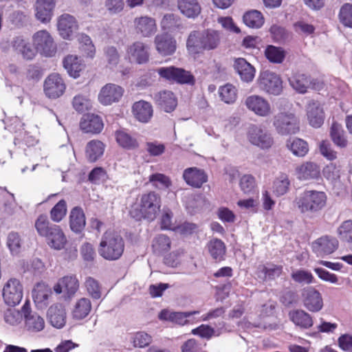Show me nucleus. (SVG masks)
Here are the masks:
<instances>
[{"label":"nucleus","mask_w":352,"mask_h":352,"mask_svg":"<svg viewBox=\"0 0 352 352\" xmlns=\"http://www.w3.org/2000/svg\"><path fill=\"white\" fill-rule=\"evenodd\" d=\"M38 234L45 239L47 245L52 249L60 250L67 242L66 236L60 226L50 221L45 214H41L35 221Z\"/></svg>","instance_id":"1"},{"label":"nucleus","mask_w":352,"mask_h":352,"mask_svg":"<svg viewBox=\"0 0 352 352\" xmlns=\"http://www.w3.org/2000/svg\"><path fill=\"white\" fill-rule=\"evenodd\" d=\"M162 206L161 196L155 191L140 195L138 204L131 209V216L138 221L145 219L153 221L158 215Z\"/></svg>","instance_id":"2"},{"label":"nucleus","mask_w":352,"mask_h":352,"mask_svg":"<svg viewBox=\"0 0 352 352\" xmlns=\"http://www.w3.org/2000/svg\"><path fill=\"white\" fill-rule=\"evenodd\" d=\"M327 197L324 192L305 190L294 201V206L299 212L307 216H312L320 212L327 204Z\"/></svg>","instance_id":"3"},{"label":"nucleus","mask_w":352,"mask_h":352,"mask_svg":"<svg viewBox=\"0 0 352 352\" xmlns=\"http://www.w3.org/2000/svg\"><path fill=\"white\" fill-rule=\"evenodd\" d=\"M124 250V241L120 234L106 232L102 235L98 247V253L102 258L108 261L118 260Z\"/></svg>","instance_id":"4"},{"label":"nucleus","mask_w":352,"mask_h":352,"mask_svg":"<svg viewBox=\"0 0 352 352\" xmlns=\"http://www.w3.org/2000/svg\"><path fill=\"white\" fill-rule=\"evenodd\" d=\"M273 125L276 131L281 135L295 134L299 131V122L292 113L280 112L274 117Z\"/></svg>","instance_id":"5"},{"label":"nucleus","mask_w":352,"mask_h":352,"mask_svg":"<svg viewBox=\"0 0 352 352\" xmlns=\"http://www.w3.org/2000/svg\"><path fill=\"white\" fill-rule=\"evenodd\" d=\"M155 72L158 74L160 78L166 81L178 84L193 85L195 83L194 76L190 72L182 68L174 66L161 67L156 69Z\"/></svg>","instance_id":"6"},{"label":"nucleus","mask_w":352,"mask_h":352,"mask_svg":"<svg viewBox=\"0 0 352 352\" xmlns=\"http://www.w3.org/2000/svg\"><path fill=\"white\" fill-rule=\"evenodd\" d=\"M32 44L36 51L46 57L54 56L56 52V45L47 30H39L32 36Z\"/></svg>","instance_id":"7"},{"label":"nucleus","mask_w":352,"mask_h":352,"mask_svg":"<svg viewBox=\"0 0 352 352\" xmlns=\"http://www.w3.org/2000/svg\"><path fill=\"white\" fill-rule=\"evenodd\" d=\"M257 84L260 89L274 96L280 94L283 91V81L280 77L269 70L260 73Z\"/></svg>","instance_id":"8"},{"label":"nucleus","mask_w":352,"mask_h":352,"mask_svg":"<svg viewBox=\"0 0 352 352\" xmlns=\"http://www.w3.org/2000/svg\"><path fill=\"white\" fill-rule=\"evenodd\" d=\"M248 141L261 149H269L274 144L272 135L261 126L252 124L247 132Z\"/></svg>","instance_id":"9"},{"label":"nucleus","mask_w":352,"mask_h":352,"mask_svg":"<svg viewBox=\"0 0 352 352\" xmlns=\"http://www.w3.org/2000/svg\"><path fill=\"white\" fill-rule=\"evenodd\" d=\"M244 104L249 111L257 116L267 118L272 113V108L270 102L261 96H249L245 98Z\"/></svg>","instance_id":"10"},{"label":"nucleus","mask_w":352,"mask_h":352,"mask_svg":"<svg viewBox=\"0 0 352 352\" xmlns=\"http://www.w3.org/2000/svg\"><path fill=\"white\" fill-rule=\"evenodd\" d=\"M3 298L6 304L10 306L18 305L23 298V286L16 278H10L3 289Z\"/></svg>","instance_id":"11"},{"label":"nucleus","mask_w":352,"mask_h":352,"mask_svg":"<svg viewBox=\"0 0 352 352\" xmlns=\"http://www.w3.org/2000/svg\"><path fill=\"white\" fill-rule=\"evenodd\" d=\"M289 82L293 89L300 94L306 93L309 88L320 90L322 87V83L320 81L304 74H294L289 78Z\"/></svg>","instance_id":"12"},{"label":"nucleus","mask_w":352,"mask_h":352,"mask_svg":"<svg viewBox=\"0 0 352 352\" xmlns=\"http://www.w3.org/2000/svg\"><path fill=\"white\" fill-rule=\"evenodd\" d=\"M25 327L31 333L40 332L45 328V320L39 314L32 312L30 304L26 302L22 307Z\"/></svg>","instance_id":"13"},{"label":"nucleus","mask_w":352,"mask_h":352,"mask_svg":"<svg viewBox=\"0 0 352 352\" xmlns=\"http://www.w3.org/2000/svg\"><path fill=\"white\" fill-rule=\"evenodd\" d=\"M124 94V89L118 85L108 83L103 86L98 94V100L103 105L118 102Z\"/></svg>","instance_id":"14"},{"label":"nucleus","mask_w":352,"mask_h":352,"mask_svg":"<svg viewBox=\"0 0 352 352\" xmlns=\"http://www.w3.org/2000/svg\"><path fill=\"white\" fill-rule=\"evenodd\" d=\"M65 85L58 74H50L45 80L44 91L50 98H57L63 94Z\"/></svg>","instance_id":"15"},{"label":"nucleus","mask_w":352,"mask_h":352,"mask_svg":"<svg viewBox=\"0 0 352 352\" xmlns=\"http://www.w3.org/2000/svg\"><path fill=\"white\" fill-rule=\"evenodd\" d=\"M57 27L59 34L64 39H71L78 29L76 19L69 14H63L58 17Z\"/></svg>","instance_id":"16"},{"label":"nucleus","mask_w":352,"mask_h":352,"mask_svg":"<svg viewBox=\"0 0 352 352\" xmlns=\"http://www.w3.org/2000/svg\"><path fill=\"white\" fill-rule=\"evenodd\" d=\"M338 244L336 238L324 236L314 241L311 247L318 256H324L334 252L338 249Z\"/></svg>","instance_id":"17"},{"label":"nucleus","mask_w":352,"mask_h":352,"mask_svg":"<svg viewBox=\"0 0 352 352\" xmlns=\"http://www.w3.org/2000/svg\"><path fill=\"white\" fill-rule=\"evenodd\" d=\"M154 44L157 52L163 56L173 54L177 49L176 40L168 33L156 35Z\"/></svg>","instance_id":"18"},{"label":"nucleus","mask_w":352,"mask_h":352,"mask_svg":"<svg viewBox=\"0 0 352 352\" xmlns=\"http://www.w3.org/2000/svg\"><path fill=\"white\" fill-rule=\"evenodd\" d=\"M79 288V282L75 275H68L60 278L54 286L56 294L64 293L67 297L73 296Z\"/></svg>","instance_id":"19"},{"label":"nucleus","mask_w":352,"mask_h":352,"mask_svg":"<svg viewBox=\"0 0 352 352\" xmlns=\"http://www.w3.org/2000/svg\"><path fill=\"white\" fill-rule=\"evenodd\" d=\"M304 306L311 312H318L323 307L321 294L314 287L305 289L302 292Z\"/></svg>","instance_id":"20"},{"label":"nucleus","mask_w":352,"mask_h":352,"mask_svg":"<svg viewBox=\"0 0 352 352\" xmlns=\"http://www.w3.org/2000/svg\"><path fill=\"white\" fill-rule=\"evenodd\" d=\"M182 177L188 185L197 188H201L208 181L206 172L197 167L186 168L183 172Z\"/></svg>","instance_id":"21"},{"label":"nucleus","mask_w":352,"mask_h":352,"mask_svg":"<svg viewBox=\"0 0 352 352\" xmlns=\"http://www.w3.org/2000/svg\"><path fill=\"white\" fill-rule=\"evenodd\" d=\"M148 47L141 41H136L129 45L126 52L131 61L138 64H144L148 61Z\"/></svg>","instance_id":"22"},{"label":"nucleus","mask_w":352,"mask_h":352,"mask_svg":"<svg viewBox=\"0 0 352 352\" xmlns=\"http://www.w3.org/2000/svg\"><path fill=\"white\" fill-rule=\"evenodd\" d=\"M54 0H37L35 3V16L43 23H49L53 16L55 8Z\"/></svg>","instance_id":"23"},{"label":"nucleus","mask_w":352,"mask_h":352,"mask_svg":"<svg viewBox=\"0 0 352 352\" xmlns=\"http://www.w3.org/2000/svg\"><path fill=\"white\" fill-rule=\"evenodd\" d=\"M134 25L137 34L144 37H149L157 31L155 20L147 16L135 18Z\"/></svg>","instance_id":"24"},{"label":"nucleus","mask_w":352,"mask_h":352,"mask_svg":"<svg viewBox=\"0 0 352 352\" xmlns=\"http://www.w3.org/2000/svg\"><path fill=\"white\" fill-rule=\"evenodd\" d=\"M69 223L70 229L76 234H80L84 230L86 226V217L80 206H75L71 209Z\"/></svg>","instance_id":"25"},{"label":"nucleus","mask_w":352,"mask_h":352,"mask_svg":"<svg viewBox=\"0 0 352 352\" xmlns=\"http://www.w3.org/2000/svg\"><path fill=\"white\" fill-rule=\"evenodd\" d=\"M103 126L100 116L90 113L84 115L80 123L81 130L85 133H99Z\"/></svg>","instance_id":"26"},{"label":"nucleus","mask_w":352,"mask_h":352,"mask_svg":"<svg viewBox=\"0 0 352 352\" xmlns=\"http://www.w3.org/2000/svg\"><path fill=\"white\" fill-rule=\"evenodd\" d=\"M52 294L51 288L44 283H38L32 291L34 301L40 309H43L48 305Z\"/></svg>","instance_id":"27"},{"label":"nucleus","mask_w":352,"mask_h":352,"mask_svg":"<svg viewBox=\"0 0 352 352\" xmlns=\"http://www.w3.org/2000/svg\"><path fill=\"white\" fill-rule=\"evenodd\" d=\"M13 50L16 54H21L24 59L32 60L36 54V51L32 47L30 43L22 36H17L12 42Z\"/></svg>","instance_id":"28"},{"label":"nucleus","mask_w":352,"mask_h":352,"mask_svg":"<svg viewBox=\"0 0 352 352\" xmlns=\"http://www.w3.org/2000/svg\"><path fill=\"white\" fill-rule=\"evenodd\" d=\"M199 313V311L177 312L163 309L159 314V318L161 320L170 321L179 325H184L188 322V318Z\"/></svg>","instance_id":"29"},{"label":"nucleus","mask_w":352,"mask_h":352,"mask_svg":"<svg viewBox=\"0 0 352 352\" xmlns=\"http://www.w3.org/2000/svg\"><path fill=\"white\" fill-rule=\"evenodd\" d=\"M49 322L57 328L60 329L66 322V311L65 307L60 304L52 305L47 311Z\"/></svg>","instance_id":"30"},{"label":"nucleus","mask_w":352,"mask_h":352,"mask_svg":"<svg viewBox=\"0 0 352 352\" xmlns=\"http://www.w3.org/2000/svg\"><path fill=\"white\" fill-rule=\"evenodd\" d=\"M157 104L166 112L173 111L177 104L174 94L170 91H162L155 95Z\"/></svg>","instance_id":"31"},{"label":"nucleus","mask_w":352,"mask_h":352,"mask_svg":"<svg viewBox=\"0 0 352 352\" xmlns=\"http://www.w3.org/2000/svg\"><path fill=\"white\" fill-rule=\"evenodd\" d=\"M307 114L309 124L312 126L318 128L323 124L324 111L318 102H311L308 104Z\"/></svg>","instance_id":"32"},{"label":"nucleus","mask_w":352,"mask_h":352,"mask_svg":"<svg viewBox=\"0 0 352 352\" xmlns=\"http://www.w3.org/2000/svg\"><path fill=\"white\" fill-rule=\"evenodd\" d=\"M257 275L263 280H274L283 273V266L272 263L260 265L257 268Z\"/></svg>","instance_id":"33"},{"label":"nucleus","mask_w":352,"mask_h":352,"mask_svg":"<svg viewBox=\"0 0 352 352\" xmlns=\"http://www.w3.org/2000/svg\"><path fill=\"white\" fill-rule=\"evenodd\" d=\"M133 113L138 120L147 122L153 116V108L149 102L141 100L133 104Z\"/></svg>","instance_id":"34"},{"label":"nucleus","mask_w":352,"mask_h":352,"mask_svg":"<svg viewBox=\"0 0 352 352\" xmlns=\"http://www.w3.org/2000/svg\"><path fill=\"white\" fill-rule=\"evenodd\" d=\"M234 68L243 81L250 82L254 79L255 69L245 59L237 58L234 63Z\"/></svg>","instance_id":"35"},{"label":"nucleus","mask_w":352,"mask_h":352,"mask_svg":"<svg viewBox=\"0 0 352 352\" xmlns=\"http://www.w3.org/2000/svg\"><path fill=\"white\" fill-rule=\"evenodd\" d=\"M105 145L100 140L89 141L85 148V157L89 162H95L104 154Z\"/></svg>","instance_id":"36"},{"label":"nucleus","mask_w":352,"mask_h":352,"mask_svg":"<svg viewBox=\"0 0 352 352\" xmlns=\"http://www.w3.org/2000/svg\"><path fill=\"white\" fill-rule=\"evenodd\" d=\"M296 174L300 180L317 179L320 176V168L315 163L305 162L296 168Z\"/></svg>","instance_id":"37"},{"label":"nucleus","mask_w":352,"mask_h":352,"mask_svg":"<svg viewBox=\"0 0 352 352\" xmlns=\"http://www.w3.org/2000/svg\"><path fill=\"white\" fill-rule=\"evenodd\" d=\"M289 318L296 326L302 329H309L313 325V319L310 314L302 309L290 311Z\"/></svg>","instance_id":"38"},{"label":"nucleus","mask_w":352,"mask_h":352,"mask_svg":"<svg viewBox=\"0 0 352 352\" xmlns=\"http://www.w3.org/2000/svg\"><path fill=\"white\" fill-rule=\"evenodd\" d=\"M208 252L217 262L225 260L226 246L224 242L219 239H212L207 244Z\"/></svg>","instance_id":"39"},{"label":"nucleus","mask_w":352,"mask_h":352,"mask_svg":"<svg viewBox=\"0 0 352 352\" xmlns=\"http://www.w3.org/2000/svg\"><path fill=\"white\" fill-rule=\"evenodd\" d=\"M63 66L69 75L75 78L80 76V72L84 68L82 60L78 56L73 55H69L65 58Z\"/></svg>","instance_id":"40"},{"label":"nucleus","mask_w":352,"mask_h":352,"mask_svg":"<svg viewBox=\"0 0 352 352\" xmlns=\"http://www.w3.org/2000/svg\"><path fill=\"white\" fill-rule=\"evenodd\" d=\"M91 310V303L89 299L82 298L75 303L72 315L75 320H82L86 318Z\"/></svg>","instance_id":"41"},{"label":"nucleus","mask_w":352,"mask_h":352,"mask_svg":"<svg viewBox=\"0 0 352 352\" xmlns=\"http://www.w3.org/2000/svg\"><path fill=\"white\" fill-rule=\"evenodd\" d=\"M331 138L338 147L346 148L348 145V140L342 126L338 122H333L330 129Z\"/></svg>","instance_id":"42"},{"label":"nucleus","mask_w":352,"mask_h":352,"mask_svg":"<svg viewBox=\"0 0 352 352\" xmlns=\"http://www.w3.org/2000/svg\"><path fill=\"white\" fill-rule=\"evenodd\" d=\"M178 8L188 18H195L201 12V7L197 0H178Z\"/></svg>","instance_id":"43"},{"label":"nucleus","mask_w":352,"mask_h":352,"mask_svg":"<svg viewBox=\"0 0 352 352\" xmlns=\"http://www.w3.org/2000/svg\"><path fill=\"white\" fill-rule=\"evenodd\" d=\"M220 38L218 31L210 29L203 31V50H212L217 48L220 43Z\"/></svg>","instance_id":"44"},{"label":"nucleus","mask_w":352,"mask_h":352,"mask_svg":"<svg viewBox=\"0 0 352 352\" xmlns=\"http://www.w3.org/2000/svg\"><path fill=\"white\" fill-rule=\"evenodd\" d=\"M203 32L192 31L186 41L188 50L192 54H198L203 51Z\"/></svg>","instance_id":"45"},{"label":"nucleus","mask_w":352,"mask_h":352,"mask_svg":"<svg viewBox=\"0 0 352 352\" xmlns=\"http://www.w3.org/2000/svg\"><path fill=\"white\" fill-rule=\"evenodd\" d=\"M218 94L223 102L230 104L236 100L238 90L233 85L227 83L219 87Z\"/></svg>","instance_id":"46"},{"label":"nucleus","mask_w":352,"mask_h":352,"mask_svg":"<svg viewBox=\"0 0 352 352\" xmlns=\"http://www.w3.org/2000/svg\"><path fill=\"white\" fill-rule=\"evenodd\" d=\"M115 136L118 144L125 149L132 150L138 146L137 140L124 130L116 131Z\"/></svg>","instance_id":"47"},{"label":"nucleus","mask_w":352,"mask_h":352,"mask_svg":"<svg viewBox=\"0 0 352 352\" xmlns=\"http://www.w3.org/2000/svg\"><path fill=\"white\" fill-rule=\"evenodd\" d=\"M162 28L170 32H175L183 28L182 22L179 16L175 14H166L161 21Z\"/></svg>","instance_id":"48"},{"label":"nucleus","mask_w":352,"mask_h":352,"mask_svg":"<svg viewBox=\"0 0 352 352\" xmlns=\"http://www.w3.org/2000/svg\"><path fill=\"white\" fill-rule=\"evenodd\" d=\"M287 147L294 155L298 157H304L309 151L307 142L300 138L288 140Z\"/></svg>","instance_id":"49"},{"label":"nucleus","mask_w":352,"mask_h":352,"mask_svg":"<svg viewBox=\"0 0 352 352\" xmlns=\"http://www.w3.org/2000/svg\"><path fill=\"white\" fill-rule=\"evenodd\" d=\"M243 19L244 23L251 28H260L264 23V17L262 13L255 10L245 12Z\"/></svg>","instance_id":"50"},{"label":"nucleus","mask_w":352,"mask_h":352,"mask_svg":"<svg viewBox=\"0 0 352 352\" xmlns=\"http://www.w3.org/2000/svg\"><path fill=\"white\" fill-rule=\"evenodd\" d=\"M265 56L270 63L279 64L285 60L286 52L282 47L270 45L265 50Z\"/></svg>","instance_id":"51"},{"label":"nucleus","mask_w":352,"mask_h":352,"mask_svg":"<svg viewBox=\"0 0 352 352\" xmlns=\"http://www.w3.org/2000/svg\"><path fill=\"white\" fill-rule=\"evenodd\" d=\"M67 212V202L65 199H62L50 210V219L54 223H60L66 217Z\"/></svg>","instance_id":"52"},{"label":"nucleus","mask_w":352,"mask_h":352,"mask_svg":"<svg viewBox=\"0 0 352 352\" xmlns=\"http://www.w3.org/2000/svg\"><path fill=\"white\" fill-rule=\"evenodd\" d=\"M338 234L340 239L347 243L352 250V220L343 221L338 228Z\"/></svg>","instance_id":"53"},{"label":"nucleus","mask_w":352,"mask_h":352,"mask_svg":"<svg viewBox=\"0 0 352 352\" xmlns=\"http://www.w3.org/2000/svg\"><path fill=\"white\" fill-rule=\"evenodd\" d=\"M148 181L153 187L159 190L168 188L171 184L170 179L162 173H154L148 177Z\"/></svg>","instance_id":"54"},{"label":"nucleus","mask_w":352,"mask_h":352,"mask_svg":"<svg viewBox=\"0 0 352 352\" xmlns=\"http://www.w3.org/2000/svg\"><path fill=\"white\" fill-rule=\"evenodd\" d=\"M171 242L167 236L159 234L153 241L152 248L157 254H162L170 249Z\"/></svg>","instance_id":"55"},{"label":"nucleus","mask_w":352,"mask_h":352,"mask_svg":"<svg viewBox=\"0 0 352 352\" xmlns=\"http://www.w3.org/2000/svg\"><path fill=\"white\" fill-rule=\"evenodd\" d=\"M23 316V312L14 308H10L3 312V320L8 325L16 327L21 324Z\"/></svg>","instance_id":"56"},{"label":"nucleus","mask_w":352,"mask_h":352,"mask_svg":"<svg viewBox=\"0 0 352 352\" xmlns=\"http://www.w3.org/2000/svg\"><path fill=\"white\" fill-rule=\"evenodd\" d=\"M290 181L285 174H281L274 182L273 191L277 196L285 195L289 190Z\"/></svg>","instance_id":"57"},{"label":"nucleus","mask_w":352,"mask_h":352,"mask_svg":"<svg viewBox=\"0 0 352 352\" xmlns=\"http://www.w3.org/2000/svg\"><path fill=\"white\" fill-rule=\"evenodd\" d=\"M131 342L134 347L144 348L152 342V337L144 331H138L131 336Z\"/></svg>","instance_id":"58"},{"label":"nucleus","mask_w":352,"mask_h":352,"mask_svg":"<svg viewBox=\"0 0 352 352\" xmlns=\"http://www.w3.org/2000/svg\"><path fill=\"white\" fill-rule=\"evenodd\" d=\"M291 277L294 281L300 284H311L315 282V278L312 274L305 270H297L291 274Z\"/></svg>","instance_id":"59"},{"label":"nucleus","mask_w":352,"mask_h":352,"mask_svg":"<svg viewBox=\"0 0 352 352\" xmlns=\"http://www.w3.org/2000/svg\"><path fill=\"white\" fill-rule=\"evenodd\" d=\"M85 284L87 292L93 298L99 299L101 297V286L97 280L88 277Z\"/></svg>","instance_id":"60"},{"label":"nucleus","mask_w":352,"mask_h":352,"mask_svg":"<svg viewBox=\"0 0 352 352\" xmlns=\"http://www.w3.org/2000/svg\"><path fill=\"white\" fill-rule=\"evenodd\" d=\"M339 19L344 25L352 28V4L346 3L341 7Z\"/></svg>","instance_id":"61"},{"label":"nucleus","mask_w":352,"mask_h":352,"mask_svg":"<svg viewBox=\"0 0 352 352\" xmlns=\"http://www.w3.org/2000/svg\"><path fill=\"white\" fill-rule=\"evenodd\" d=\"M323 176L331 182H336L340 177V167L335 164L330 163L322 170Z\"/></svg>","instance_id":"62"},{"label":"nucleus","mask_w":352,"mask_h":352,"mask_svg":"<svg viewBox=\"0 0 352 352\" xmlns=\"http://www.w3.org/2000/svg\"><path fill=\"white\" fill-rule=\"evenodd\" d=\"M192 333L198 335L201 338L207 340L210 339L213 336H219L220 333L214 330V328L207 324H201L199 327L192 330Z\"/></svg>","instance_id":"63"},{"label":"nucleus","mask_w":352,"mask_h":352,"mask_svg":"<svg viewBox=\"0 0 352 352\" xmlns=\"http://www.w3.org/2000/svg\"><path fill=\"white\" fill-rule=\"evenodd\" d=\"M240 187L245 194H250L255 190V179L251 175H243L240 180Z\"/></svg>","instance_id":"64"}]
</instances>
